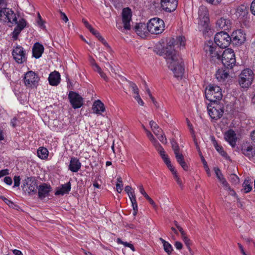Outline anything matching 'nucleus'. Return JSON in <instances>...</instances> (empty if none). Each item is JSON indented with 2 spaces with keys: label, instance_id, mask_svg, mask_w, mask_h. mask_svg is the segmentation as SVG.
Masks as SVG:
<instances>
[{
  "label": "nucleus",
  "instance_id": "11",
  "mask_svg": "<svg viewBox=\"0 0 255 255\" xmlns=\"http://www.w3.org/2000/svg\"><path fill=\"white\" fill-rule=\"evenodd\" d=\"M214 40L216 45L218 46L221 48H225L230 44L231 38L227 32L221 31L216 33Z\"/></svg>",
  "mask_w": 255,
  "mask_h": 255
},
{
  "label": "nucleus",
  "instance_id": "28",
  "mask_svg": "<svg viewBox=\"0 0 255 255\" xmlns=\"http://www.w3.org/2000/svg\"><path fill=\"white\" fill-rule=\"evenodd\" d=\"M92 109L93 112L97 114H100L105 110L104 104L99 100L94 103Z\"/></svg>",
  "mask_w": 255,
  "mask_h": 255
},
{
  "label": "nucleus",
  "instance_id": "9",
  "mask_svg": "<svg viewBox=\"0 0 255 255\" xmlns=\"http://www.w3.org/2000/svg\"><path fill=\"white\" fill-rule=\"evenodd\" d=\"M37 181L34 177L26 178L22 186L23 191L27 193L29 195H33L37 193L38 188Z\"/></svg>",
  "mask_w": 255,
  "mask_h": 255
},
{
  "label": "nucleus",
  "instance_id": "4",
  "mask_svg": "<svg viewBox=\"0 0 255 255\" xmlns=\"http://www.w3.org/2000/svg\"><path fill=\"white\" fill-rule=\"evenodd\" d=\"M221 57L223 65L227 69H231L236 65L235 54L232 49H225L222 53Z\"/></svg>",
  "mask_w": 255,
  "mask_h": 255
},
{
  "label": "nucleus",
  "instance_id": "40",
  "mask_svg": "<svg viewBox=\"0 0 255 255\" xmlns=\"http://www.w3.org/2000/svg\"><path fill=\"white\" fill-rule=\"evenodd\" d=\"M145 132L146 133L147 136L148 137L154 146L159 144L158 142L154 138V136L150 131L148 130L147 129H145Z\"/></svg>",
  "mask_w": 255,
  "mask_h": 255
},
{
  "label": "nucleus",
  "instance_id": "19",
  "mask_svg": "<svg viewBox=\"0 0 255 255\" xmlns=\"http://www.w3.org/2000/svg\"><path fill=\"white\" fill-rule=\"evenodd\" d=\"M16 23L17 25L12 33V37L14 40L17 39L18 35L26 25V22L23 18L20 19L18 22L17 21Z\"/></svg>",
  "mask_w": 255,
  "mask_h": 255
},
{
  "label": "nucleus",
  "instance_id": "25",
  "mask_svg": "<svg viewBox=\"0 0 255 255\" xmlns=\"http://www.w3.org/2000/svg\"><path fill=\"white\" fill-rule=\"evenodd\" d=\"M44 52L43 46L38 42L35 43L32 47V55L35 58H40Z\"/></svg>",
  "mask_w": 255,
  "mask_h": 255
},
{
  "label": "nucleus",
  "instance_id": "8",
  "mask_svg": "<svg viewBox=\"0 0 255 255\" xmlns=\"http://www.w3.org/2000/svg\"><path fill=\"white\" fill-rule=\"evenodd\" d=\"M254 75L253 71L250 69L243 70L240 75L239 82L242 88H249L252 84Z\"/></svg>",
  "mask_w": 255,
  "mask_h": 255
},
{
  "label": "nucleus",
  "instance_id": "22",
  "mask_svg": "<svg viewBox=\"0 0 255 255\" xmlns=\"http://www.w3.org/2000/svg\"><path fill=\"white\" fill-rule=\"evenodd\" d=\"M134 30L137 34L141 37L146 36L148 32L147 29V24L142 23L137 24L134 26Z\"/></svg>",
  "mask_w": 255,
  "mask_h": 255
},
{
  "label": "nucleus",
  "instance_id": "51",
  "mask_svg": "<svg viewBox=\"0 0 255 255\" xmlns=\"http://www.w3.org/2000/svg\"><path fill=\"white\" fill-rule=\"evenodd\" d=\"M149 125L152 131H153L154 130H156L157 129L159 128V127L153 121H151L149 122Z\"/></svg>",
  "mask_w": 255,
  "mask_h": 255
},
{
  "label": "nucleus",
  "instance_id": "12",
  "mask_svg": "<svg viewBox=\"0 0 255 255\" xmlns=\"http://www.w3.org/2000/svg\"><path fill=\"white\" fill-rule=\"evenodd\" d=\"M39 80L38 76L32 71L27 72L23 78L24 85L29 88H36L38 85Z\"/></svg>",
  "mask_w": 255,
  "mask_h": 255
},
{
  "label": "nucleus",
  "instance_id": "55",
  "mask_svg": "<svg viewBox=\"0 0 255 255\" xmlns=\"http://www.w3.org/2000/svg\"><path fill=\"white\" fill-rule=\"evenodd\" d=\"M134 98L136 100V101L137 102V103L139 105H140V106H142L144 105V102L142 100L141 98L140 97L139 94L137 95H136Z\"/></svg>",
  "mask_w": 255,
  "mask_h": 255
},
{
  "label": "nucleus",
  "instance_id": "5",
  "mask_svg": "<svg viewBox=\"0 0 255 255\" xmlns=\"http://www.w3.org/2000/svg\"><path fill=\"white\" fill-rule=\"evenodd\" d=\"M207 109L211 118L214 120L221 118L224 112V105L220 103H211L208 105Z\"/></svg>",
  "mask_w": 255,
  "mask_h": 255
},
{
  "label": "nucleus",
  "instance_id": "63",
  "mask_svg": "<svg viewBox=\"0 0 255 255\" xmlns=\"http://www.w3.org/2000/svg\"><path fill=\"white\" fill-rule=\"evenodd\" d=\"M175 247L177 250H181L183 247V245L181 242L177 241L175 243Z\"/></svg>",
  "mask_w": 255,
  "mask_h": 255
},
{
  "label": "nucleus",
  "instance_id": "64",
  "mask_svg": "<svg viewBox=\"0 0 255 255\" xmlns=\"http://www.w3.org/2000/svg\"><path fill=\"white\" fill-rule=\"evenodd\" d=\"M153 132L157 136L163 133V131L160 128H158L156 130H154Z\"/></svg>",
  "mask_w": 255,
  "mask_h": 255
},
{
  "label": "nucleus",
  "instance_id": "39",
  "mask_svg": "<svg viewBox=\"0 0 255 255\" xmlns=\"http://www.w3.org/2000/svg\"><path fill=\"white\" fill-rule=\"evenodd\" d=\"M214 146L216 149L223 156L226 157L227 156V153L224 151L223 148L218 145L216 140L214 142Z\"/></svg>",
  "mask_w": 255,
  "mask_h": 255
},
{
  "label": "nucleus",
  "instance_id": "13",
  "mask_svg": "<svg viewBox=\"0 0 255 255\" xmlns=\"http://www.w3.org/2000/svg\"><path fill=\"white\" fill-rule=\"evenodd\" d=\"M12 54L14 59L19 64L23 63L26 60L25 52L21 46L17 45L14 47Z\"/></svg>",
  "mask_w": 255,
  "mask_h": 255
},
{
  "label": "nucleus",
  "instance_id": "33",
  "mask_svg": "<svg viewBox=\"0 0 255 255\" xmlns=\"http://www.w3.org/2000/svg\"><path fill=\"white\" fill-rule=\"evenodd\" d=\"M38 156L42 159H46L48 155V150L43 147L39 148L37 151Z\"/></svg>",
  "mask_w": 255,
  "mask_h": 255
},
{
  "label": "nucleus",
  "instance_id": "57",
  "mask_svg": "<svg viewBox=\"0 0 255 255\" xmlns=\"http://www.w3.org/2000/svg\"><path fill=\"white\" fill-rule=\"evenodd\" d=\"M60 18L63 20L65 22H67L68 21V18L66 14L62 11H60Z\"/></svg>",
  "mask_w": 255,
  "mask_h": 255
},
{
  "label": "nucleus",
  "instance_id": "44",
  "mask_svg": "<svg viewBox=\"0 0 255 255\" xmlns=\"http://www.w3.org/2000/svg\"><path fill=\"white\" fill-rule=\"evenodd\" d=\"M230 180L234 184H237L240 182L238 176L235 174H232L230 175Z\"/></svg>",
  "mask_w": 255,
  "mask_h": 255
},
{
  "label": "nucleus",
  "instance_id": "43",
  "mask_svg": "<svg viewBox=\"0 0 255 255\" xmlns=\"http://www.w3.org/2000/svg\"><path fill=\"white\" fill-rule=\"evenodd\" d=\"M123 181L121 177L117 178V183L116 184L117 191L118 193H121L123 190Z\"/></svg>",
  "mask_w": 255,
  "mask_h": 255
},
{
  "label": "nucleus",
  "instance_id": "1",
  "mask_svg": "<svg viewBox=\"0 0 255 255\" xmlns=\"http://www.w3.org/2000/svg\"><path fill=\"white\" fill-rule=\"evenodd\" d=\"M184 46L185 38L180 36L175 40L172 38L169 40L166 47L163 49L162 55L166 59L169 69L172 70L174 76L177 78H182L184 73V65L183 60L174 49V46Z\"/></svg>",
  "mask_w": 255,
  "mask_h": 255
},
{
  "label": "nucleus",
  "instance_id": "16",
  "mask_svg": "<svg viewBox=\"0 0 255 255\" xmlns=\"http://www.w3.org/2000/svg\"><path fill=\"white\" fill-rule=\"evenodd\" d=\"M231 38L234 44H241L246 40L245 34L241 29L237 30L232 33Z\"/></svg>",
  "mask_w": 255,
  "mask_h": 255
},
{
  "label": "nucleus",
  "instance_id": "54",
  "mask_svg": "<svg viewBox=\"0 0 255 255\" xmlns=\"http://www.w3.org/2000/svg\"><path fill=\"white\" fill-rule=\"evenodd\" d=\"M14 185L13 187H18L20 184V177L19 176H15L14 177Z\"/></svg>",
  "mask_w": 255,
  "mask_h": 255
},
{
  "label": "nucleus",
  "instance_id": "52",
  "mask_svg": "<svg viewBox=\"0 0 255 255\" xmlns=\"http://www.w3.org/2000/svg\"><path fill=\"white\" fill-rule=\"evenodd\" d=\"M186 122H187V126L189 128V130L191 133V134L193 135H194V133H195V131H194V130L193 129V127L192 125V124L190 122L189 120H188V119H186Z\"/></svg>",
  "mask_w": 255,
  "mask_h": 255
},
{
  "label": "nucleus",
  "instance_id": "59",
  "mask_svg": "<svg viewBox=\"0 0 255 255\" xmlns=\"http://www.w3.org/2000/svg\"><path fill=\"white\" fill-rule=\"evenodd\" d=\"M90 31L98 38L101 36L100 33L93 28L90 29Z\"/></svg>",
  "mask_w": 255,
  "mask_h": 255
},
{
  "label": "nucleus",
  "instance_id": "37",
  "mask_svg": "<svg viewBox=\"0 0 255 255\" xmlns=\"http://www.w3.org/2000/svg\"><path fill=\"white\" fill-rule=\"evenodd\" d=\"M131 201L132 208H133V213L132 214L133 216H135L137 214L138 211V207L137 204L135 196H132L131 198H129Z\"/></svg>",
  "mask_w": 255,
  "mask_h": 255
},
{
  "label": "nucleus",
  "instance_id": "6",
  "mask_svg": "<svg viewBox=\"0 0 255 255\" xmlns=\"http://www.w3.org/2000/svg\"><path fill=\"white\" fill-rule=\"evenodd\" d=\"M163 21L157 17L151 19L147 23V29L152 34H158L164 30Z\"/></svg>",
  "mask_w": 255,
  "mask_h": 255
},
{
  "label": "nucleus",
  "instance_id": "17",
  "mask_svg": "<svg viewBox=\"0 0 255 255\" xmlns=\"http://www.w3.org/2000/svg\"><path fill=\"white\" fill-rule=\"evenodd\" d=\"M177 0H161V7L167 12L174 11L177 6Z\"/></svg>",
  "mask_w": 255,
  "mask_h": 255
},
{
  "label": "nucleus",
  "instance_id": "3",
  "mask_svg": "<svg viewBox=\"0 0 255 255\" xmlns=\"http://www.w3.org/2000/svg\"><path fill=\"white\" fill-rule=\"evenodd\" d=\"M205 96L206 99L211 103H217L222 98V90L219 86L210 85L206 89Z\"/></svg>",
  "mask_w": 255,
  "mask_h": 255
},
{
  "label": "nucleus",
  "instance_id": "42",
  "mask_svg": "<svg viewBox=\"0 0 255 255\" xmlns=\"http://www.w3.org/2000/svg\"><path fill=\"white\" fill-rule=\"evenodd\" d=\"M162 159L163 160L165 163L167 165L168 167L170 170H173V165L171 164L170 160L168 156V155L166 154L165 155V156L161 157Z\"/></svg>",
  "mask_w": 255,
  "mask_h": 255
},
{
  "label": "nucleus",
  "instance_id": "18",
  "mask_svg": "<svg viewBox=\"0 0 255 255\" xmlns=\"http://www.w3.org/2000/svg\"><path fill=\"white\" fill-rule=\"evenodd\" d=\"M37 189L38 198L42 200L46 197L48 196L50 192L51 191V187L46 183H42L38 186Z\"/></svg>",
  "mask_w": 255,
  "mask_h": 255
},
{
  "label": "nucleus",
  "instance_id": "53",
  "mask_svg": "<svg viewBox=\"0 0 255 255\" xmlns=\"http://www.w3.org/2000/svg\"><path fill=\"white\" fill-rule=\"evenodd\" d=\"M159 140L163 143H165L167 142L166 138L163 133H161L159 135L157 136Z\"/></svg>",
  "mask_w": 255,
  "mask_h": 255
},
{
  "label": "nucleus",
  "instance_id": "56",
  "mask_svg": "<svg viewBox=\"0 0 255 255\" xmlns=\"http://www.w3.org/2000/svg\"><path fill=\"white\" fill-rule=\"evenodd\" d=\"M250 9L252 13L255 15V0H254L251 3Z\"/></svg>",
  "mask_w": 255,
  "mask_h": 255
},
{
  "label": "nucleus",
  "instance_id": "58",
  "mask_svg": "<svg viewBox=\"0 0 255 255\" xmlns=\"http://www.w3.org/2000/svg\"><path fill=\"white\" fill-rule=\"evenodd\" d=\"M9 173V170L7 169H3L0 171V178L8 175Z\"/></svg>",
  "mask_w": 255,
  "mask_h": 255
},
{
  "label": "nucleus",
  "instance_id": "14",
  "mask_svg": "<svg viewBox=\"0 0 255 255\" xmlns=\"http://www.w3.org/2000/svg\"><path fill=\"white\" fill-rule=\"evenodd\" d=\"M68 98L74 109L79 108L83 105V98L77 93L70 92Z\"/></svg>",
  "mask_w": 255,
  "mask_h": 255
},
{
  "label": "nucleus",
  "instance_id": "48",
  "mask_svg": "<svg viewBox=\"0 0 255 255\" xmlns=\"http://www.w3.org/2000/svg\"><path fill=\"white\" fill-rule=\"evenodd\" d=\"M220 181L222 184L225 190H227L231 189L230 186L229 185V183L227 182L225 178L221 179Z\"/></svg>",
  "mask_w": 255,
  "mask_h": 255
},
{
  "label": "nucleus",
  "instance_id": "60",
  "mask_svg": "<svg viewBox=\"0 0 255 255\" xmlns=\"http://www.w3.org/2000/svg\"><path fill=\"white\" fill-rule=\"evenodd\" d=\"M4 182L7 185H11L12 184V179L10 177L6 176L4 178Z\"/></svg>",
  "mask_w": 255,
  "mask_h": 255
},
{
  "label": "nucleus",
  "instance_id": "24",
  "mask_svg": "<svg viewBox=\"0 0 255 255\" xmlns=\"http://www.w3.org/2000/svg\"><path fill=\"white\" fill-rule=\"evenodd\" d=\"M81 167V163L79 159L76 157H71L70 164L69 165V169L73 172H78Z\"/></svg>",
  "mask_w": 255,
  "mask_h": 255
},
{
  "label": "nucleus",
  "instance_id": "30",
  "mask_svg": "<svg viewBox=\"0 0 255 255\" xmlns=\"http://www.w3.org/2000/svg\"><path fill=\"white\" fill-rule=\"evenodd\" d=\"M248 13L247 7L245 5L239 6L236 11V15L239 18H242L246 16Z\"/></svg>",
  "mask_w": 255,
  "mask_h": 255
},
{
  "label": "nucleus",
  "instance_id": "15",
  "mask_svg": "<svg viewBox=\"0 0 255 255\" xmlns=\"http://www.w3.org/2000/svg\"><path fill=\"white\" fill-rule=\"evenodd\" d=\"M131 20V10L127 7L124 8L122 12V21L124 29L129 30L130 29V21Z\"/></svg>",
  "mask_w": 255,
  "mask_h": 255
},
{
  "label": "nucleus",
  "instance_id": "26",
  "mask_svg": "<svg viewBox=\"0 0 255 255\" xmlns=\"http://www.w3.org/2000/svg\"><path fill=\"white\" fill-rule=\"evenodd\" d=\"M49 84L52 86H57L60 81V75L58 72H52L48 77Z\"/></svg>",
  "mask_w": 255,
  "mask_h": 255
},
{
  "label": "nucleus",
  "instance_id": "47",
  "mask_svg": "<svg viewBox=\"0 0 255 255\" xmlns=\"http://www.w3.org/2000/svg\"><path fill=\"white\" fill-rule=\"evenodd\" d=\"M214 170L215 171L217 177L219 180V181H220L221 179L224 178L221 170L218 167H214Z\"/></svg>",
  "mask_w": 255,
  "mask_h": 255
},
{
  "label": "nucleus",
  "instance_id": "29",
  "mask_svg": "<svg viewBox=\"0 0 255 255\" xmlns=\"http://www.w3.org/2000/svg\"><path fill=\"white\" fill-rule=\"evenodd\" d=\"M71 190V183L70 182L62 184L61 187L57 189L55 194L56 195H63L64 194L68 193Z\"/></svg>",
  "mask_w": 255,
  "mask_h": 255
},
{
  "label": "nucleus",
  "instance_id": "7",
  "mask_svg": "<svg viewBox=\"0 0 255 255\" xmlns=\"http://www.w3.org/2000/svg\"><path fill=\"white\" fill-rule=\"evenodd\" d=\"M198 25L200 28L207 30L209 26V17L207 8L200 6L198 10Z\"/></svg>",
  "mask_w": 255,
  "mask_h": 255
},
{
  "label": "nucleus",
  "instance_id": "2",
  "mask_svg": "<svg viewBox=\"0 0 255 255\" xmlns=\"http://www.w3.org/2000/svg\"><path fill=\"white\" fill-rule=\"evenodd\" d=\"M0 20L5 22L16 23L15 13L11 9L7 7L5 0H0Z\"/></svg>",
  "mask_w": 255,
  "mask_h": 255
},
{
  "label": "nucleus",
  "instance_id": "27",
  "mask_svg": "<svg viewBox=\"0 0 255 255\" xmlns=\"http://www.w3.org/2000/svg\"><path fill=\"white\" fill-rule=\"evenodd\" d=\"M242 151L243 154L250 159L255 155V147L250 145L247 147H243Z\"/></svg>",
  "mask_w": 255,
  "mask_h": 255
},
{
  "label": "nucleus",
  "instance_id": "21",
  "mask_svg": "<svg viewBox=\"0 0 255 255\" xmlns=\"http://www.w3.org/2000/svg\"><path fill=\"white\" fill-rule=\"evenodd\" d=\"M224 138L225 140L229 142V143L233 147H234L236 145V142L237 140V137L235 132L232 129L227 131L224 134Z\"/></svg>",
  "mask_w": 255,
  "mask_h": 255
},
{
  "label": "nucleus",
  "instance_id": "45",
  "mask_svg": "<svg viewBox=\"0 0 255 255\" xmlns=\"http://www.w3.org/2000/svg\"><path fill=\"white\" fill-rule=\"evenodd\" d=\"M125 190L128 194L129 198H131L132 196H135L134 191L132 190V188L130 186H126Z\"/></svg>",
  "mask_w": 255,
  "mask_h": 255
},
{
  "label": "nucleus",
  "instance_id": "31",
  "mask_svg": "<svg viewBox=\"0 0 255 255\" xmlns=\"http://www.w3.org/2000/svg\"><path fill=\"white\" fill-rule=\"evenodd\" d=\"M180 232L181 234V237L183 240L185 245L187 246L188 250L190 252L191 249L190 246L192 244L191 241L188 238L186 233L184 231L182 228H180Z\"/></svg>",
  "mask_w": 255,
  "mask_h": 255
},
{
  "label": "nucleus",
  "instance_id": "23",
  "mask_svg": "<svg viewBox=\"0 0 255 255\" xmlns=\"http://www.w3.org/2000/svg\"><path fill=\"white\" fill-rule=\"evenodd\" d=\"M215 76L218 81L220 82H224L230 78L229 71L223 68L218 69Z\"/></svg>",
  "mask_w": 255,
  "mask_h": 255
},
{
  "label": "nucleus",
  "instance_id": "36",
  "mask_svg": "<svg viewBox=\"0 0 255 255\" xmlns=\"http://www.w3.org/2000/svg\"><path fill=\"white\" fill-rule=\"evenodd\" d=\"M171 144L172 145V149L174 151V153L175 155V157L182 154L180 152V148L178 144L174 140H171Z\"/></svg>",
  "mask_w": 255,
  "mask_h": 255
},
{
  "label": "nucleus",
  "instance_id": "10",
  "mask_svg": "<svg viewBox=\"0 0 255 255\" xmlns=\"http://www.w3.org/2000/svg\"><path fill=\"white\" fill-rule=\"evenodd\" d=\"M204 49L206 54L213 60L221 59L220 47L217 46L212 41H208L204 45Z\"/></svg>",
  "mask_w": 255,
  "mask_h": 255
},
{
  "label": "nucleus",
  "instance_id": "34",
  "mask_svg": "<svg viewBox=\"0 0 255 255\" xmlns=\"http://www.w3.org/2000/svg\"><path fill=\"white\" fill-rule=\"evenodd\" d=\"M160 241L162 242L163 246V248L164 251L168 254L170 255L173 251L172 246L165 240L160 238L159 239Z\"/></svg>",
  "mask_w": 255,
  "mask_h": 255
},
{
  "label": "nucleus",
  "instance_id": "32",
  "mask_svg": "<svg viewBox=\"0 0 255 255\" xmlns=\"http://www.w3.org/2000/svg\"><path fill=\"white\" fill-rule=\"evenodd\" d=\"M177 161L181 165L182 168L185 171H187L188 169V166L184 160V158L182 154L177 155L175 157Z\"/></svg>",
  "mask_w": 255,
  "mask_h": 255
},
{
  "label": "nucleus",
  "instance_id": "35",
  "mask_svg": "<svg viewBox=\"0 0 255 255\" xmlns=\"http://www.w3.org/2000/svg\"><path fill=\"white\" fill-rule=\"evenodd\" d=\"M139 189L140 193L144 196V197L149 201V202L154 207L156 205L155 202L145 192L142 185L139 186Z\"/></svg>",
  "mask_w": 255,
  "mask_h": 255
},
{
  "label": "nucleus",
  "instance_id": "49",
  "mask_svg": "<svg viewBox=\"0 0 255 255\" xmlns=\"http://www.w3.org/2000/svg\"><path fill=\"white\" fill-rule=\"evenodd\" d=\"M129 87L132 89L133 93H134L136 95H137L139 94L138 89L137 86L135 85V84H134L132 82H130L129 83Z\"/></svg>",
  "mask_w": 255,
  "mask_h": 255
},
{
  "label": "nucleus",
  "instance_id": "50",
  "mask_svg": "<svg viewBox=\"0 0 255 255\" xmlns=\"http://www.w3.org/2000/svg\"><path fill=\"white\" fill-rule=\"evenodd\" d=\"M91 64L93 66L94 70L97 71L98 73H99L101 71H102L101 68L95 62L94 59L92 60Z\"/></svg>",
  "mask_w": 255,
  "mask_h": 255
},
{
  "label": "nucleus",
  "instance_id": "38",
  "mask_svg": "<svg viewBox=\"0 0 255 255\" xmlns=\"http://www.w3.org/2000/svg\"><path fill=\"white\" fill-rule=\"evenodd\" d=\"M244 187V190L245 193H248L250 192L252 189V186L251 185V182L250 180H245L243 184Z\"/></svg>",
  "mask_w": 255,
  "mask_h": 255
},
{
  "label": "nucleus",
  "instance_id": "46",
  "mask_svg": "<svg viewBox=\"0 0 255 255\" xmlns=\"http://www.w3.org/2000/svg\"><path fill=\"white\" fill-rule=\"evenodd\" d=\"M156 150L158 151L160 154L161 157L165 156V155L166 154V152L165 151L163 148L162 146L159 143L155 146Z\"/></svg>",
  "mask_w": 255,
  "mask_h": 255
},
{
  "label": "nucleus",
  "instance_id": "41",
  "mask_svg": "<svg viewBox=\"0 0 255 255\" xmlns=\"http://www.w3.org/2000/svg\"><path fill=\"white\" fill-rule=\"evenodd\" d=\"M117 242L119 244H122V245H124L125 247L129 248L132 251H135V249H134L133 245H132L130 243H128L127 242H123L120 238L117 239Z\"/></svg>",
  "mask_w": 255,
  "mask_h": 255
},
{
  "label": "nucleus",
  "instance_id": "20",
  "mask_svg": "<svg viewBox=\"0 0 255 255\" xmlns=\"http://www.w3.org/2000/svg\"><path fill=\"white\" fill-rule=\"evenodd\" d=\"M232 24V21L230 19L221 17L217 21L216 27L220 29L227 30L231 28Z\"/></svg>",
  "mask_w": 255,
  "mask_h": 255
},
{
  "label": "nucleus",
  "instance_id": "62",
  "mask_svg": "<svg viewBox=\"0 0 255 255\" xmlns=\"http://www.w3.org/2000/svg\"><path fill=\"white\" fill-rule=\"evenodd\" d=\"M222 0H206V1L212 4L216 5L219 4Z\"/></svg>",
  "mask_w": 255,
  "mask_h": 255
},
{
  "label": "nucleus",
  "instance_id": "61",
  "mask_svg": "<svg viewBox=\"0 0 255 255\" xmlns=\"http://www.w3.org/2000/svg\"><path fill=\"white\" fill-rule=\"evenodd\" d=\"M173 170H170L172 172V173L174 175V178L175 179V180L176 181L177 180L180 179V178L178 176V175H177L176 170H175V168L173 166Z\"/></svg>",
  "mask_w": 255,
  "mask_h": 255
}]
</instances>
